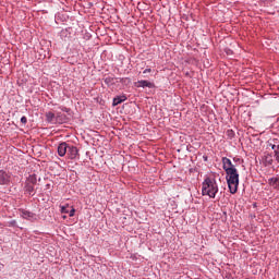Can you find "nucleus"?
I'll use <instances>...</instances> for the list:
<instances>
[{"mask_svg": "<svg viewBox=\"0 0 279 279\" xmlns=\"http://www.w3.org/2000/svg\"><path fill=\"white\" fill-rule=\"evenodd\" d=\"M219 193V185L217 184V179L215 177H206L202 183V195L215 199Z\"/></svg>", "mask_w": 279, "mask_h": 279, "instance_id": "nucleus-1", "label": "nucleus"}, {"mask_svg": "<svg viewBox=\"0 0 279 279\" xmlns=\"http://www.w3.org/2000/svg\"><path fill=\"white\" fill-rule=\"evenodd\" d=\"M227 177V184L231 195H234L239 191V170L236 168L225 171Z\"/></svg>", "mask_w": 279, "mask_h": 279, "instance_id": "nucleus-2", "label": "nucleus"}, {"mask_svg": "<svg viewBox=\"0 0 279 279\" xmlns=\"http://www.w3.org/2000/svg\"><path fill=\"white\" fill-rule=\"evenodd\" d=\"M268 147H271V149L274 151V158H275L276 162H278V165H279V141H278V138L268 141Z\"/></svg>", "mask_w": 279, "mask_h": 279, "instance_id": "nucleus-3", "label": "nucleus"}, {"mask_svg": "<svg viewBox=\"0 0 279 279\" xmlns=\"http://www.w3.org/2000/svg\"><path fill=\"white\" fill-rule=\"evenodd\" d=\"M46 121H48V123H56L57 121H60L61 123H64L65 116L63 118H60V114H58L56 117V113L49 111V112L46 113Z\"/></svg>", "mask_w": 279, "mask_h": 279, "instance_id": "nucleus-4", "label": "nucleus"}, {"mask_svg": "<svg viewBox=\"0 0 279 279\" xmlns=\"http://www.w3.org/2000/svg\"><path fill=\"white\" fill-rule=\"evenodd\" d=\"M20 213H21L20 216L22 217V219H27V221L36 220V214L29 210L20 209Z\"/></svg>", "mask_w": 279, "mask_h": 279, "instance_id": "nucleus-5", "label": "nucleus"}, {"mask_svg": "<svg viewBox=\"0 0 279 279\" xmlns=\"http://www.w3.org/2000/svg\"><path fill=\"white\" fill-rule=\"evenodd\" d=\"M264 167H271L274 165V155L270 153H264V156L262 157Z\"/></svg>", "mask_w": 279, "mask_h": 279, "instance_id": "nucleus-6", "label": "nucleus"}, {"mask_svg": "<svg viewBox=\"0 0 279 279\" xmlns=\"http://www.w3.org/2000/svg\"><path fill=\"white\" fill-rule=\"evenodd\" d=\"M135 86L136 88H156V84L146 80L138 81Z\"/></svg>", "mask_w": 279, "mask_h": 279, "instance_id": "nucleus-7", "label": "nucleus"}, {"mask_svg": "<svg viewBox=\"0 0 279 279\" xmlns=\"http://www.w3.org/2000/svg\"><path fill=\"white\" fill-rule=\"evenodd\" d=\"M221 162H222L223 171H228L230 169H236V167L232 163V160H230V158L228 157H222Z\"/></svg>", "mask_w": 279, "mask_h": 279, "instance_id": "nucleus-8", "label": "nucleus"}, {"mask_svg": "<svg viewBox=\"0 0 279 279\" xmlns=\"http://www.w3.org/2000/svg\"><path fill=\"white\" fill-rule=\"evenodd\" d=\"M76 167L74 170H71V178L74 180V184L77 186V180L80 179V173H82V166L76 163Z\"/></svg>", "mask_w": 279, "mask_h": 279, "instance_id": "nucleus-9", "label": "nucleus"}, {"mask_svg": "<svg viewBox=\"0 0 279 279\" xmlns=\"http://www.w3.org/2000/svg\"><path fill=\"white\" fill-rule=\"evenodd\" d=\"M34 184L32 183H25L24 184V193L26 195H29V197H34V195H36L35 189H34Z\"/></svg>", "mask_w": 279, "mask_h": 279, "instance_id": "nucleus-10", "label": "nucleus"}, {"mask_svg": "<svg viewBox=\"0 0 279 279\" xmlns=\"http://www.w3.org/2000/svg\"><path fill=\"white\" fill-rule=\"evenodd\" d=\"M10 182V175L8 172L0 170V184H8Z\"/></svg>", "mask_w": 279, "mask_h": 279, "instance_id": "nucleus-11", "label": "nucleus"}, {"mask_svg": "<svg viewBox=\"0 0 279 279\" xmlns=\"http://www.w3.org/2000/svg\"><path fill=\"white\" fill-rule=\"evenodd\" d=\"M60 210H61L62 219H66V215H69V217H71V211L69 210V204L61 205Z\"/></svg>", "mask_w": 279, "mask_h": 279, "instance_id": "nucleus-12", "label": "nucleus"}, {"mask_svg": "<svg viewBox=\"0 0 279 279\" xmlns=\"http://www.w3.org/2000/svg\"><path fill=\"white\" fill-rule=\"evenodd\" d=\"M123 101H128V96L125 95L117 96L113 98L112 106H119L120 104H123Z\"/></svg>", "mask_w": 279, "mask_h": 279, "instance_id": "nucleus-13", "label": "nucleus"}, {"mask_svg": "<svg viewBox=\"0 0 279 279\" xmlns=\"http://www.w3.org/2000/svg\"><path fill=\"white\" fill-rule=\"evenodd\" d=\"M80 158V149L77 146H71V160Z\"/></svg>", "mask_w": 279, "mask_h": 279, "instance_id": "nucleus-14", "label": "nucleus"}, {"mask_svg": "<svg viewBox=\"0 0 279 279\" xmlns=\"http://www.w3.org/2000/svg\"><path fill=\"white\" fill-rule=\"evenodd\" d=\"M58 154L59 156H66V143H61L59 146H58Z\"/></svg>", "mask_w": 279, "mask_h": 279, "instance_id": "nucleus-15", "label": "nucleus"}, {"mask_svg": "<svg viewBox=\"0 0 279 279\" xmlns=\"http://www.w3.org/2000/svg\"><path fill=\"white\" fill-rule=\"evenodd\" d=\"M26 184H33L36 186V184L38 183V178L36 177V174H31L26 181H25Z\"/></svg>", "mask_w": 279, "mask_h": 279, "instance_id": "nucleus-16", "label": "nucleus"}, {"mask_svg": "<svg viewBox=\"0 0 279 279\" xmlns=\"http://www.w3.org/2000/svg\"><path fill=\"white\" fill-rule=\"evenodd\" d=\"M104 82L107 86H114V77L112 76H107L104 78Z\"/></svg>", "mask_w": 279, "mask_h": 279, "instance_id": "nucleus-17", "label": "nucleus"}, {"mask_svg": "<svg viewBox=\"0 0 279 279\" xmlns=\"http://www.w3.org/2000/svg\"><path fill=\"white\" fill-rule=\"evenodd\" d=\"M269 184H270L271 186H278V177H276V178H270V179H269Z\"/></svg>", "mask_w": 279, "mask_h": 279, "instance_id": "nucleus-18", "label": "nucleus"}, {"mask_svg": "<svg viewBox=\"0 0 279 279\" xmlns=\"http://www.w3.org/2000/svg\"><path fill=\"white\" fill-rule=\"evenodd\" d=\"M228 138L232 140L235 136V133L232 130L227 131Z\"/></svg>", "mask_w": 279, "mask_h": 279, "instance_id": "nucleus-19", "label": "nucleus"}, {"mask_svg": "<svg viewBox=\"0 0 279 279\" xmlns=\"http://www.w3.org/2000/svg\"><path fill=\"white\" fill-rule=\"evenodd\" d=\"M9 228H17L16 220H11L8 222Z\"/></svg>", "mask_w": 279, "mask_h": 279, "instance_id": "nucleus-20", "label": "nucleus"}, {"mask_svg": "<svg viewBox=\"0 0 279 279\" xmlns=\"http://www.w3.org/2000/svg\"><path fill=\"white\" fill-rule=\"evenodd\" d=\"M60 109H61V112H66V114H69L70 112V109L66 107H60Z\"/></svg>", "mask_w": 279, "mask_h": 279, "instance_id": "nucleus-21", "label": "nucleus"}, {"mask_svg": "<svg viewBox=\"0 0 279 279\" xmlns=\"http://www.w3.org/2000/svg\"><path fill=\"white\" fill-rule=\"evenodd\" d=\"M21 123H23V125H25L27 123V117H22L21 118Z\"/></svg>", "mask_w": 279, "mask_h": 279, "instance_id": "nucleus-22", "label": "nucleus"}, {"mask_svg": "<svg viewBox=\"0 0 279 279\" xmlns=\"http://www.w3.org/2000/svg\"><path fill=\"white\" fill-rule=\"evenodd\" d=\"M233 162H243V160H241L239 157H233Z\"/></svg>", "mask_w": 279, "mask_h": 279, "instance_id": "nucleus-23", "label": "nucleus"}, {"mask_svg": "<svg viewBox=\"0 0 279 279\" xmlns=\"http://www.w3.org/2000/svg\"><path fill=\"white\" fill-rule=\"evenodd\" d=\"M143 73H144V74H145V73H151V68L145 69V70L143 71Z\"/></svg>", "mask_w": 279, "mask_h": 279, "instance_id": "nucleus-24", "label": "nucleus"}, {"mask_svg": "<svg viewBox=\"0 0 279 279\" xmlns=\"http://www.w3.org/2000/svg\"><path fill=\"white\" fill-rule=\"evenodd\" d=\"M73 215H75V208H71V217H73Z\"/></svg>", "mask_w": 279, "mask_h": 279, "instance_id": "nucleus-25", "label": "nucleus"}, {"mask_svg": "<svg viewBox=\"0 0 279 279\" xmlns=\"http://www.w3.org/2000/svg\"><path fill=\"white\" fill-rule=\"evenodd\" d=\"M125 80H128L130 82V78H120L121 84H123V82H125Z\"/></svg>", "mask_w": 279, "mask_h": 279, "instance_id": "nucleus-26", "label": "nucleus"}, {"mask_svg": "<svg viewBox=\"0 0 279 279\" xmlns=\"http://www.w3.org/2000/svg\"><path fill=\"white\" fill-rule=\"evenodd\" d=\"M61 34H62V36H64V31H62V33H61Z\"/></svg>", "mask_w": 279, "mask_h": 279, "instance_id": "nucleus-27", "label": "nucleus"}, {"mask_svg": "<svg viewBox=\"0 0 279 279\" xmlns=\"http://www.w3.org/2000/svg\"><path fill=\"white\" fill-rule=\"evenodd\" d=\"M205 160H208V157H205Z\"/></svg>", "mask_w": 279, "mask_h": 279, "instance_id": "nucleus-28", "label": "nucleus"}]
</instances>
